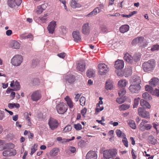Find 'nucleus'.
<instances>
[{"label": "nucleus", "mask_w": 159, "mask_h": 159, "mask_svg": "<svg viewBox=\"0 0 159 159\" xmlns=\"http://www.w3.org/2000/svg\"><path fill=\"white\" fill-rule=\"evenodd\" d=\"M140 78L138 76H135L133 78L132 84L129 88V91L133 93H138L139 92L141 87Z\"/></svg>", "instance_id": "nucleus-1"}, {"label": "nucleus", "mask_w": 159, "mask_h": 159, "mask_svg": "<svg viewBox=\"0 0 159 159\" xmlns=\"http://www.w3.org/2000/svg\"><path fill=\"white\" fill-rule=\"evenodd\" d=\"M14 145L11 143L6 144L3 148L4 151L2 153L3 155L5 157L11 156L15 155L16 153V151L13 149Z\"/></svg>", "instance_id": "nucleus-2"}, {"label": "nucleus", "mask_w": 159, "mask_h": 159, "mask_svg": "<svg viewBox=\"0 0 159 159\" xmlns=\"http://www.w3.org/2000/svg\"><path fill=\"white\" fill-rule=\"evenodd\" d=\"M155 62L153 59H151L145 62L142 65L143 70L145 72L152 71L155 67Z\"/></svg>", "instance_id": "nucleus-3"}, {"label": "nucleus", "mask_w": 159, "mask_h": 159, "mask_svg": "<svg viewBox=\"0 0 159 159\" xmlns=\"http://www.w3.org/2000/svg\"><path fill=\"white\" fill-rule=\"evenodd\" d=\"M23 61V57L21 55H15L11 59V63L14 66H20Z\"/></svg>", "instance_id": "nucleus-4"}, {"label": "nucleus", "mask_w": 159, "mask_h": 159, "mask_svg": "<svg viewBox=\"0 0 159 159\" xmlns=\"http://www.w3.org/2000/svg\"><path fill=\"white\" fill-rule=\"evenodd\" d=\"M57 112L60 114H62L66 112L68 109V107L65 103L61 102L56 106Z\"/></svg>", "instance_id": "nucleus-5"}, {"label": "nucleus", "mask_w": 159, "mask_h": 159, "mask_svg": "<svg viewBox=\"0 0 159 159\" xmlns=\"http://www.w3.org/2000/svg\"><path fill=\"white\" fill-rule=\"evenodd\" d=\"M91 31V26L88 23L83 24L81 28V32L84 35L88 36L89 34Z\"/></svg>", "instance_id": "nucleus-6"}, {"label": "nucleus", "mask_w": 159, "mask_h": 159, "mask_svg": "<svg viewBox=\"0 0 159 159\" xmlns=\"http://www.w3.org/2000/svg\"><path fill=\"white\" fill-rule=\"evenodd\" d=\"M138 111L139 116L142 118H145L147 119H150L149 112L147 111L144 108L139 107L138 108Z\"/></svg>", "instance_id": "nucleus-7"}, {"label": "nucleus", "mask_w": 159, "mask_h": 159, "mask_svg": "<svg viewBox=\"0 0 159 159\" xmlns=\"http://www.w3.org/2000/svg\"><path fill=\"white\" fill-rule=\"evenodd\" d=\"M99 73L101 75H104L108 71V68L104 63H100L98 65Z\"/></svg>", "instance_id": "nucleus-8"}, {"label": "nucleus", "mask_w": 159, "mask_h": 159, "mask_svg": "<svg viewBox=\"0 0 159 159\" xmlns=\"http://www.w3.org/2000/svg\"><path fill=\"white\" fill-rule=\"evenodd\" d=\"M144 38L142 37H139L134 39L132 42V45H134L137 43H139V45L141 46L144 47L145 46L143 44Z\"/></svg>", "instance_id": "nucleus-9"}, {"label": "nucleus", "mask_w": 159, "mask_h": 159, "mask_svg": "<svg viewBox=\"0 0 159 159\" xmlns=\"http://www.w3.org/2000/svg\"><path fill=\"white\" fill-rule=\"evenodd\" d=\"M48 124L50 128L52 130L57 128L59 125L57 121L53 118L51 119L49 121Z\"/></svg>", "instance_id": "nucleus-10"}, {"label": "nucleus", "mask_w": 159, "mask_h": 159, "mask_svg": "<svg viewBox=\"0 0 159 159\" xmlns=\"http://www.w3.org/2000/svg\"><path fill=\"white\" fill-rule=\"evenodd\" d=\"M41 97V94L38 91L33 92L31 96V98L32 100L36 102L39 100Z\"/></svg>", "instance_id": "nucleus-11"}, {"label": "nucleus", "mask_w": 159, "mask_h": 159, "mask_svg": "<svg viewBox=\"0 0 159 159\" xmlns=\"http://www.w3.org/2000/svg\"><path fill=\"white\" fill-rule=\"evenodd\" d=\"M124 63L122 60L118 59L115 62V67L117 70H121L124 67Z\"/></svg>", "instance_id": "nucleus-12"}, {"label": "nucleus", "mask_w": 159, "mask_h": 159, "mask_svg": "<svg viewBox=\"0 0 159 159\" xmlns=\"http://www.w3.org/2000/svg\"><path fill=\"white\" fill-rule=\"evenodd\" d=\"M97 155L96 152L94 151H90L87 153L86 159H97Z\"/></svg>", "instance_id": "nucleus-13"}, {"label": "nucleus", "mask_w": 159, "mask_h": 159, "mask_svg": "<svg viewBox=\"0 0 159 159\" xmlns=\"http://www.w3.org/2000/svg\"><path fill=\"white\" fill-rule=\"evenodd\" d=\"M56 25V22L54 20H52L50 22L47 27V29L49 33L51 34L53 33L55 28Z\"/></svg>", "instance_id": "nucleus-14"}, {"label": "nucleus", "mask_w": 159, "mask_h": 159, "mask_svg": "<svg viewBox=\"0 0 159 159\" xmlns=\"http://www.w3.org/2000/svg\"><path fill=\"white\" fill-rule=\"evenodd\" d=\"M64 79L66 82L70 84L73 83L75 80V76L72 75H67L64 77Z\"/></svg>", "instance_id": "nucleus-15"}, {"label": "nucleus", "mask_w": 159, "mask_h": 159, "mask_svg": "<svg viewBox=\"0 0 159 159\" xmlns=\"http://www.w3.org/2000/svg\"><path fill=\"white\" fill-rule=\"evenodd\" d=\"M85 63L84 61H80L77 65V70L81 72L85 70Z\"/></svg>", "instance_id": "nucleus-16"}, {"label": "nucleus", "mask_w": 159, "mask_h": 159, "mask_svg": "<svg viewBox=\"0 0 159 159\" xmlns=\"http://www.w3.org/2000/svg\"><path fill=\"white\" fill-rule=\"evenodd\" d=\"M72 35L74 40L77 42H78L81 39V37L80 32L79 31H74L72 33Z\"/></svg>", "instance_id": "nucleus-17"}, {"label": "nucleus", "mask_w": 159, "mask_h": 159, "mask_svg": "<svg viewBox=\"0 0 159 159\" xmlns=\"http://www.w3.org/2000/svg\"><path fill=\"white\" fill-rule=\"evenodd\" d=\"M10 46L13 49H18L20 48V44L17 41L13 40L10 42Z\"/></svg>", "instance_id": "nucleus-18"}, {"label": "nucleus", "mask_w": 159, "mask_h": 159, "mask_svg": "<svg viewBox=\"0 0 159 159\" xmlns=\"http://www.w3.org/2000/svg\"><path fill=\"white\" fill-rule=\"evenodd\" d=\"M124 58L126 61L130 63H133V57L129 53H126L124 55Z\"/></svg>", "instance_id": "nucleus-19"}, {"label": "nucleus", "mask_w": 159, "mask_h": 159, "mask_svg": "<svg viewBox=\"0 0 159 159\" xmlns=\"http://www.w3.org/2000/svg\"><path fill=\"white\" fill-rule=\"evenodd\" d=\"M127 81L125 79L120 80L118 82V85L119 88H125L126 85Z\"/></svg>", "instance_id": "nucleus-20"}, {"label": "nucleus", "mask_w": 159, "mask_h": 159, "mask_svg": "<svg viewBox=\"0 0 159 159\" xmlns=\"http://www.w3.org/2000/svg\"><path fill=\"white\" fill-rule=\"evenodd\" d=\"M9 6L11 8L19 9L20 8L17 7V4L14 0H8L7 1Z\"/></svg>", "instance_id": "nucleus-21"}, {"label": "nucleus", "mask_w": 159, "mask_h": 159, "mask_svg": "<svg viewBox=\"0 0 159 159\" xmlns=\"http://www.w3.org/2000/svg\"><path fill=\"white\" fill-rule=\"evenodd\" d=\"M77 2V0H72L70 4V6L73 8L81 7V5Z\"/></svg>", "instance_id": "nucleus-22"}, {"label": "nucleus", "mask_w": 159, "mask_h": 159, "mask_svg": "<svg viewBox=\"0 0 159 159\" xmlns=\"http://www.w3.org/2000/svg\"><path fill=\"white\" fill-rule=\"evenodd\" d=\"M95 75V70L93 69H89L87 71V76L89 78L94 77Z\"/></svg>", "instance_id": "nucleus-23"}, {"label": "nucleus", "mask_w": 159, "mask_h": 159, "mask_svg": "<svg viewBox=\"0 0 159 159\" xmlns=\"http://www.w3.org/2000/svg\"><path fill=\"white\" fill-rule=\"evenodd\" d=\"M129 27L127 25H122L120 28V32L124 33L128 31L129 29Z\"/></svg>", "instance_id": "nucleus-24"}, {"label": "nucleus", "mask_w": 159, "mask_h": 159, "mask_svg": "<svg viewBox=\"0 0 159 159\" xmlns=\"http://www.w3.org/2000/svg\"><path fill=\"white\" fill-rule=\"evenodd\" d=\"M159 80L156 78H152L149 81V84L150 85L152 86H156L159 83Z\"/></svg>", "instance_id": "nucleus-25"}, {"label": "nucleus", "mask_w": 159, "mask_h": 159, "mask_svg": "<svg viewBox=\"0 0 159 159\" xmlns=\"http://www.w3.org/2000/svg\"><path fill=\"white\" fill-rule=\"evenodd\" d=\"M132 67L131 66H129L125 69L124 72L125 73V77L128 76L132 74Z\"/></svg>", "instance_id": "nucleus-26"}, {"label": "nucleus", "mask_w": 159, "mask_h": 159, "mask_svg": "<svg viewBox=\"0 0 159 159\" xmlns=\"http://www.w3.org/2000/svg\"><path fill=\"white\" fill-rule=\"evenodd\" d=\"M59 149L57 148H53L49 152V155L51 157H54L57 156L58 152Z\"/></svg>", "instance_id": "nucleus-27"}, {"label": "nucleus", "mask_w": 159, "mask_h": 159, "mask_svg": "<svg viewBox=\"0 0 159 159\" xmlns=\"http://www.w3.org/2000/svg\"><path fill=\"white\" fill-rule=\"evenodd\" d=\"M140 104L141 106L144 107H146L148 109H150L151 107V106L149 103L144 99H142L141 100Z\"/></svg>", "instance_id": "nucleus-28"}, {"label": "nucleus", "mask_w": 159, "mask_h": 159, "mask_svg": "<svg viewBox=\"0 0 159 159\" xmlns=\"http://www.w3.org/2000/svg\"><path fill=\"white\" fill-rule=\"evenodd\" d=\"M148 142L154 145L157 143V139L152 135H150L148 136Z\"/></svg>", "instance_id": "nucleus-29"}, {"label": "nucleus", "mask_w": 159, "mask_h": 159, "mask_svg": "<svg viewBox=\"0 0 159 159\" xmlns=\"http://www.w3.org/2000/svg\"><path fill=\"white\" fill-rule=\"evenodd\" d=\"M65 100L66 102V103L70 108H72L73 107V103L71 99L68 96H66L65 98Z\"/></svg>", "instance_id": "nucleus-30"}, {"label": "nucleus", "mask_w": 159, "mask_h": 159, "mask_svg": "<svg viewBox=\"0 0 159 159\" xmlns=\"http://www.w3.org/2000/svg\"><path fill=\"white\" fill-rule=\"evenodd\" d=\"M117 154V150L113 148L110 150V158L115 157Z\"/></svg>", "instance_id": "nucleus-31"}, {"label": "nucleus", "mask_w": 159, "mask_h": 159, "mask_svg": "<svg viewBox=\"0 0 159 159\" xmlns=\"http://www.w3.org/2000/svg\"><path fill=\"white\" fill-rule=\"evenodd\" d=\"M129 107V105L124 104L120 105L119 108L120 111H124L128 109Z\"/></svg>", "instance_id": "nucleus-32"}, {"label": "nucleus", "mask_w": 159, "mask_h": 159, "mask_svg": "<svg viewBox=\"0 0 159 159\" xmlns=\"http://www.w3.org/2000/svg\"><path fill=\"white\" fill-rule=\"evenodd\" d=\"M103 153L104 157L105 159H109V150L107 149L103 151Z\"/></svg>", "instance_id": "nucleus-33"}, {"label": "nucleus", "mask_w": 159, "mask_h": 159, "mask_svg": "<svg viewBox=\"0 0 159 159\" xmlns=\"http://www.w3.org/2000/svg\"><path fill=\"white\" fill-rule=\"evenodd\" d=\"M50 15L49 13H47L44 14L42 17H41L40 20L43 22H45L47 20L49 16Z\"/></svg>", "instance_id": "nucleus-34"}, {"label": "nucleus", "mask_w": 159, "mask_h": 159, "mask_svg": "<svg viewBox=\"0 0 159 159\" xmlns=\"http://www.w3.org/2000/svg\"><path fill=\"white\" fill-rule=\"evenodd\" d=\"M116 132L117 136L119 137H122L123 138L124 137H126V135L125 134L123 133L120 129H117L116 131Z\"/></svg>", "instance_id": "nucleus-35"}, {"label": "nucleus", "mask_w": 159, "mask_h": 159, "mask_svg": "<svg viewBox=\"0 0 159 159\" xmlns=\"http://www.w3.org/2000/svg\"><path fill=\"white\" fill-rule=\"evenodd\" d=\"M20 84L17 81H16L15 83L14 88L13 89V90L15 91H17L20 90Z\"/></svg>", "instance_id": "nucleus-36"}, {"label": "nucleus", "mask_w": 159, "mask_h": 159, "mask_svg": "<svg viewBox=\"0 0 159 159\" xmlns=\"http://www.w3.org/2000/svg\"><path fill=\"white\" fill-rule=\"evenodd\" d=\"M140 57V56L139 55L137 54H134L133 57V63L138 61L139 60Z\"/></svg>", "instance_id": "nucleus-37"}, {"label": "nucleus", "mask_w": 159, "mask_h": 159, "mask_svg": "<svg viewBox=\"0 0 159 159\" xmlns=\"http://www.w3.org/2000/svg\"><path fill=\"white\" fill-rule=\"evenodd\" d=\"M143 98L144 99L148 100H151L152 98L151 96L147 92L143 93L142 95Z\"/></svg>", "instance_id": "nucleus-38"}, {"label": "nucleus", "mask_w": 159, "mask_h": 159, "mask_svg": "<svg viewBox=\"0 0 159 159\" xmlns=\"http://www.w3.org/2000/svg\"><path fill=\"white\" fill-rule=\"evenodd\" d=\"M145 89L147 91L149 92L152 94L154 91L153 88L150 85H146L145 87Z\"/></svg>", "instance_id": "nucleus-39"}, {"label": "nucleus", "mask_w": 159, "mask_h": 159, "mask_svg": "<svg viewBox=\"0 0 159 159\" xmlns=\"http://www.w3.org/2000/svg\"><path fill=\"white\" fill-rule=\"evenodd\" d=\"M126 91L125 88H121L118 92V94L120 97H122L126 93Z\"/></svg>", "instance_id": "nucleus-40"}, {"label": "nucleus", "mask_w": 159, "mask_h": 159, "mask_svg": "<svg viewBox=\"0 0 159 159\" xmlns=\"http://www.w3.org/2000/svg\"><path fill=\"white\" fill-rule=\"evenodd\" d=\"M137 13V11H135L132 12L129 15L122 14L121 16L124 17L129 18L132 15L136 14Z\"/></svg>", "instance_id": "nucleus-41"}, {"label": "nucleus", "mask_w": 159, "mask_h": 159, "mask_svg": "<svg viewBox=\"0 0 159 159\" xmlns=\"http://www.w3.org/2000/svg\"><path fill=\"white\" fill-rule=\"evenodd\" d=\"M125 97H120L116 99V101L119 104H121L125 102Z\"/></svg>", "instance_id": "nucleus-42"}, {"label": "nucleus", "mask_w": 159, "mask_h": 159, "mask_svg": "<svg viewBox=\"0 0 159 159\" xmlns=\"http://www.w3.org/2000/svg\"><path fill=\"white\" fill-rule=\"evenodd\" d=\"M72 129V127L70 125H67L64 129L63 132L65 133L70 131Z\"/></svg>", "instance_id": "nucleus-43"}, {"label": "nucleus", "mask_w": 159, "mask_h": 159, "mask_svg": "<svg viewBox=\"0 0 159 159\" xmlns=\"http://www.w3.org/2000/svg\"><path fill=\"white\" fill-rule=\"evenodd\" d=\"M116 72L117 75L119 76H125V73L121 70H116Z\"/></svg>", "instance_id": "nucleus-44"}, {"label": "nucleus", "mask_w": 159, "mask_h": 159, "mask_svg": "<svg viewBox=\"0 0 159 159\" xmlns=\"http://www.w3.org/2000/svg\"><path fill=\"white\" fill-rule=\"evenodd\" d=\"M129 125L132 129H135L136 128L135 124L133 120H130L129 122Z\"/></svg>", "instance_id": "nucleus-45"}, {"label": "nucleus", "mask_w": 159, "mask_h": 159, "mask_svg": "<svg viewBox=\"0 0 159 159\" xmlns=\"http://www.w3.org/2000/svg\"><path fill=\"white\" fill-rule=\"evenodd\" d=\"M80 104L82 106H84L86 101L85 98L84 97H82L80 98Z\"/></svg>", "instance_id": "nucleus-46"}, {"label": "nucleus", "mask_w": 159, "mask_h": 159, "mask_svg": "<svg viewBox=\"0 0 159 159\" xmlns=\"http://www.w3.org/2000/svg\"><path fill=\"white\" fill-rule=\"evenodd\" d=\"M47 5V4L44 3L38 6L37 7L38 9L39 10H45L46 9Z\"/></svg>", "instance_id": "nucleus-47"}, {"label": "nucleus", "mask_w": 159, "mask_h": 159, "mask_svg": "<svg viewBox=\"0 0 159 159\" xmlns=\"http://www.w3.org/2000/svg\"><path fill=\"white\" fill-rule=\"evenodd\" d=\"M100 12V11H92L91 12L88 14L87 16H93L95 15H96L97 13H99Z\"/></svg>", "instance_id": "nucleus-48"}, {"label": "nucleus", "mask_w": 159, "mask_h": 159, "mask_svg": "<svg viewBox=\"0 0 159 159\" xmlns=\"http://www.w3.org/2000/svg\"><path fill=\"white\" fill-rule=\"evenodd\" d=\"M37 145L36 144H34L31 148V153H30V154L31 155H32V154L34 153L35 151H36L37 150Z\"/></svg>", "instance_id": "nucleus-49"}, {"label": "nucleus", "mask_w": 159, "mask_h": 159, "mask_svg": "<svg viewBox=\"0 0 159 159\" xmlns=\"http://www.w3.org/2000/svg\"><path fill=\"white\" fill-rule=\"evenodd\" d=\"M74 128L77 130H80L82 129V126L80 123L74 125Z\"/></svg>", "instance_id": "nucleus-50"}, {"label": "nucleus", "mask_w": 159, "mask_h": 159, "mask_svg": "<svg viewBox=\"0 0 159 159\" xmlns=\"http://www.w3.org/2000/svg\"><path fill=\"white\" fill-rule=\"evenodd\" d=\"M139 98H135L134 100V104L133 105V108H136L139 104Z\"/></svg>", "instance_id": "nucleus-51"}, {"label": "nucleus", "mask_w": 159, "mask_h": 159, "mask_svg": "<svg viewBox=\"0 0 159 159\" xmlns=\"http://www.w3.org/2000/svg\"><path fill=\"white\" fill-rule=\"evenodd\" d=\"M122 141L125 146L128 147V141L126 137H123Z\"/></svg>", "instance_id": "nucleus-52"}, {"label": "nucleus", "mask_w": 159, "mask_h": 159, "mask_svg": "<svg viewBox=\"0 0 159 159\" xmlns=\"http://www.w3.org/2000/svg\"><path fill=\"white\" fill-rule=\"evenodd\" d=\"M159 50V45L158 44H156L152 46L151 48V50L152 51H155L156 50Z\"/></svg>", "instance_id": "nucleus-53"}, {"label": "nucleus", "mask_w": 159, "mask_h": 159, "mask_svg": "<svg viewBox=\"0 0 159 159\" xmlns=\"http://www.w3.org/2000/svg\"><path fill=\"white\" fill-rule=\"evenodd\" d=\"M61 31L63 34H66L67 32V29L65 26H62L60 27Z\"/></svg>", "instance_id": "nucleus-54"}, {"label": "nucleus", "mask_w": 159, "mask_h": 159, "mask_svg": "<svg viewBox=\"0 0 159 159\" xmlns=\"http://www.w3.org/2000/svg\"><path fill=\"white\" fill-rule=\"evenodd\" d=\"M139 129L142 131H143L146 129L145 127V125H143V122H141L139 125Z\"/></svg>", "instance_id": "nucleus-55"}, {"label": "nucleus", "mask_w": 159, "mask_h": 159, "mask_svg": "<svg viewBox=\"0 0 159 159\" xmlns=\"http://www.w3.org/2000/svg\"><path fill=\"white\" fill-rule=\"evenodd\" d=\"M85 142L84 140H81L78 143L79 146L80 147H83L84 146Z\"/></svg>", "instance_id": "nucleus-56"}, {"label": "nucleus", "mask_w": 159, "mask_h": 159, "mask_svg": "<svg viewBox=\"0 0 159 159\" xmlns=\"http://www.w3.org/2000/svg\"><path fill=\"white\" fill-rule=\"evenodd\" d=\"M152 94L154 95L157 96L159 97V89H155V90H154Z\"/></svg>", "instance_id": "nucleus-57"}, {"label": "nucleus", "mask_w": 159, "mask_h": 159, "mask_svg": "<svg viewBox=\"0 0 159 159\" xmlns=\"http://www.w3.org/2000/svg\"><path fill=\"white\" fill-rule=\"evenodd\" d=\"M69 149V151L72 153H74L76 151L75 148L73 146L70 147Z\"/></svg>", "instance_id": "nucleus-58"}, {"label": "nucleus", "mask_w": 159, "mask_h": 159, "mask_svg": "<svg viewBox=\"0 0 159 159\" xmlns=\"http://www.w3.org/2000/svg\"><path fill=\"white\" fill-rule=\"evenodd\" d=\"M24 114L25 116H26V119L28 121V123L30 124L31 123L30 122V117L29 116L28 113L25 112L24 113Z\"/></svg>", "instance_id": "nucleus-59"}, {"label": "nucleus", "mask_w": 159, "mask_h": 159, "mask_svg": "<svg viewBox=\"0 0 159 159\" xmlns=\"http://www.w3.org/2000/svg\"><path fill=\"white\" fill-rule=\"evenodd\" d=\"M115 85L113 82L110 81V90H114L115 89Z\"/></svg>", "instance_id": "nucleus-60"}, {"label": "nucleus", "mask_w": 159, "mask_h": 159, "mask_svg": "<svg viewBox=\"0 0 159 159\" xmlns=\"http://www.w3.org/2000/svg\"><path fill=\"white\" fill-rule=\"evenodd\" d=\"M98 9V10H101L102 9H103L104 5L103 4H102L99 5L98 7L94 9L93 10H96V9Z\"/></svg>", "instance_id": "nucleus-61"}, {"label": "nucleus", "mask_w": 159, "mask_h": 159, "mask_svg": "<svg viewBox=\"0 0 159 159\" xmlns=\"http://www.w3.org/2000/svg\"><path fill=\"white\" fill-rule=\"evenodd\" d=\"M87 111V109L85 107L84 108V109L82 110L81 111V113L82 116H83L84 117H85L84 115L86 113Z\"/></svg>", "instance_id": "nucleus-62"}, {"label": "nucleus", "mask_w": 159, "mask_h": 159, "mask_svg": "<svg viewBox=\"0 0 159 159\" xmlns=\"http://www.w3.org/2000/svg\"><path fill=\"white\" fill-rule=\"evenodd\" d=\"M14 1L17 4V8L19 7V6L20 5L22 2V0H14Z\"/></svg>", "instance_id": "nucleus-63"}, {"label": "nucleus", "mask_w": 159, "mask_h": 159, "mask_svg": "<svg viewBox=\"0 0 159 159\" xmlns=\"http://www.w3.org/2000/svg\"><path fill=\"white\" fill-rule=\"evenodd\" d=\"M57 56L60 58H63L66 56V53L64 52H61L57 54Z\"/></svg>", "instance_id": "nucleus-64"}]
</instances>
